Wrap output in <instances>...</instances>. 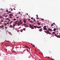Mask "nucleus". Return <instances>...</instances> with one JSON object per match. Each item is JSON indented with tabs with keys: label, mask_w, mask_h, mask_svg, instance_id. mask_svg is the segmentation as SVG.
Segmentation results:
<instances>
[{
	"label": "nucleus",
	"mask_w": 60,
	"mask_h": 60,
	"mask_svg": "<svg viewBox=\"0 0 60 60\" xmlns=\"http://www.w3.org/2000/svg\"><path fill=\"white\" fill-rule=\"evenodd\" d=\"M22 22H18V23H17L18 26H20V24H22Z\"/></svg>",
	"instance_id": "f257e3e1"
},
{
	"label": "nucleus",
	"mask_w": 60,
	"mask_h": 60,
	"mask_svg": "<svg viewBox=\"0 0 60 60\" xmlns=\"http://www.w3.org/2000/svg\"><path fill=\"white\" fill-rule=\"evenodd\" d=\"M4 26L3 25H2L1 26H0V28H1L3 30L4 29V27H3Z\"/></svg>",
	"instance_id": "f03ea898"
},
{
	"label": "nucleus",
	"mask_w": 60,
	"mask_h": 60,
	"mask_svg": "<svg viewBox=\"0 0 60 60\" xmlns=\"http://www.w3.org/2000/svg\"><path fill=\"white\" fill-rule=\"evenodd\" d=\"M8 16V15H6V14H4L3 15V16H4V17H5L6 18H7V17Z\"/></svg>",
	"instance_id": "7ed1b4c3"
},
{
	"label": "nucleus",
	"mask_w": 60,
	"mask_h": 60,
	"mask_svg": "<svg viewBox=\"0 0 60 60\" xmlns=\"http://www.w3.org/2000/svg\"><path fill=\"white\" fill-rule=\"evenodd\" d=\"M54 36L57 37V38H60V36L59 35L57 36V35L56 34L54 35Z\"/></svg>",
	"instance_id": "20e7f679"
},
{
	"label": "nucleus",
	"mask_w": 60,
	"mask_h": 60,
	"mask_svg": "<svg viewBox=\"0 0 60 60\" xmlns=\"http://www.w3.org/2000/svg\"><path fill=\"white\" fill-rule=\"evenodd\" d=\"M24 47H25L26 48H28L29 49H30V48H29L26 45H24Z\"/></svg>",
	"instance_id": "39448f33"
},
{
	"label": "nucleus",
	"mask_w": 60,
	"mask_h": 60,
	"mask_svg": "<svg viewBox=\"0 0 60 60\" xmlns=\"http://www.w3.org/2000/svg\"><path fill=\"white\" fill-rule=\"evenodd\" d=\"M34 28V25H32L31 29H33Z\"/></svg>",
	"instance_id": "423d86ee"
},
{
	"label": "nucleus",
	"mask_w": 60,
	"mask_h": 60,
	"mask_svg": "<svg viewBox=\"0 0 60 60\" xmlns=\"http://www.w3.org/2000/svg\"><path fill=\"white\" fill-rule=\"evenodd\" d=\"M23 22H24V23H26V20L25 19L23 20Z\"/></svg>",
	"instance_id": "0eeeda50"
},
{
	"label": "nucleus",
	"mask_w": 60,
	"mask_h": 60,
	"mask_svg": "<svg viewBox=\"0 0 60 60\" xmlns=\"http://www.w3.org/2000/svg\"><path fill=\"white\" fill-rule=\"evenodd\" d=\"M37 24L38 25H40V23L38 21H37Z\"/></svg>",
	"instance_id": "6e6552de"
},
{
	"label": "nucleus",
	"mask_w": 60,
	"mask_h": 60,
	"mask_svg": "<svg viewBox=\"0 0 60 60\" xmlns=\"http://www.w3.org/2000/svg\"><path fill=\"white\" fill-rule=\"evenodd\" d=\"M12 14H10L9 15V16H12Z\"/></svg>",
	"instance_id": "1a4fd4ad"
},
{
	"label": "nucleus",
	"mask_w": 60,
	"mask_h": 60,
	"mask_svg": "<svg viewBox=\"0 0 60 60\" xmlns=\"http://www.w3.org/2000/svg\"><path fill=\"white\" fill-rule=\"evenodd\" d=\"M13 22L12 21H11L10 22H9V25H11V23Z\"/></svg>",
	"instance_id": "9d476101"
},
{
	"label": "nucleus",
	"mask_w": 60,
	"mask_h": 60,
	"mask_svg": "<svg viewBox=\"0 0 60 60\" xmlns=\"http://www.w3.org/2000/svg\"><path fill=\"white\" fill-rule=\"evenodd\" d=\"M4 22V20H1V24H2V23H3Z\"/></svg>",
	"instance_id": "9b49d317"
},
{
	"label": "nucleus",
	"mask_w": 60,
	"mask_h": 60,
	"mask_svg": "<svg viewBox=\"0 0 60 60\" xmlns=\"http://www.w3.org/2000/svg\"><path fill=\"white\" fill-rule=\"evenodd\" d=\"M43 28H44V29H43L45 30H47V29L46 28H45V27H43Z\"/></svg>",
	"instance_id": "f8f14e48"
},
{
	"label": "nucleus",
	"mask_w": 60,
	"mask_h": 60,
	"mask_svg": "<svg viewBox=\"0 0 60 60\" xmlns=\"http://www.w3.org/2000/svg\"><path fill=\"white\" fill-rule=\"evenodd\" d=\"M32 25L31 24H30V28H32Z\"/></svg>",
	"instance_id": "ddd939ff"
},
{
	"label": "nucleus",
	"mask_w": 60,
	"mask_h": 60,
	"mask_svg": "<svg viewBox=\"0 0 60 60\" xmlns=\"http://www.w3.org/2000/svg\"><path fill=\"white\" fill-rule=\"evenodd\" d=\"M17 23H18L17 21H16L15 23V25L17 24Z\"/></svg>",
	"instance_id": "4468645a"
},
{
	"label": "nucleus",
	"mask_w": 60,
	"mask_h": 60,
	"mask_svg": "<svg viewBox=\"0 0 60 60\" xmlns=\"http://www.w3.org/2000/svg\"><path fill=\"white\" fill-rule=\"evenodd\" d=\"M3 10V9H0V11H1V12H0L1 13V12H2Z\"/></svg>",
	"instance_id": "2eb2a0df"
},
{
	"label": "nucleus",
	"mask_w": 60,
	"mask_h": 60,
	"mask_svg": "<svg viewBox=\"0 0 60 60\" xmlns=\"http://www.w3.org/2000/svg\"><path fill=\"white\" fill-rule=\"evenodd\" d=\"M9 27H11V28H12V25H10L9 26Z\"/></svg>",
	"instance_id": "dca6fc26"
},
{
	"label": "nucleus",
	"mask_w": 60,
	"mask_h": 60,
	"mask_svg": "<svg viewBox=\"0 0 60 60\" xmlns=\"http://www.w3.org/2000/svg\"><path fill=\"white\" fill-rule=\"evenodd\" d=\"M56 30V29H55V28H54V29H53V30L54 31H55Z\"/></svg>",
	"instance_id": "f3484780"
},
{
	"label": "nucleus",
	"mask_w": 60,
	"mask_h": 60,
	"mask_svg": "<svg viewBox=\"0 0 60 60\" xmlns=\"http://www.w3.org/2000/svg\"><path fill=\"white\" fill-rule=\"evenodd\" d=\"M49 53H52V52L51 51H49Z\"/></svg>",
	"instance_id": "a211bd4d"
},
{
	"label": "nucleus",
	"mask_w": 60,
	"mask_h": 60,
	"mask_svg": "<svg viewBox=\"0 0 60 60\" xmlns=\"http://www.w3.org/2000/svg\"><path fill=\"white\" fill-rule=\"evenodd\" d=\"M34 28H37V26H34Z\"/></svg>",
	"instance_id": "6ab92c4d"
},
{
	"label": "nucleus",
	"mask_w": 60,
	"mask_h": 60,
	"mask_svg": "<svg viewBox=\"0 0 60 60\" xmlns=\"http://www.w3.org/2000/svg\"><path fill=\"white\" fill-rule=\"evenodd\" d=\"M24 26L25 27H28V26L27 25H25Z\"/></svg>",
	"instance_id": "aec40b11"
},
{
	"label": "nucleus",
	"mask_w": 60,
	"mask_h": 60,
	"mask_svg": "<svg viewBox=\"0 0 60 60\" xmlns=\"http://www.w3.org/2000/svg\"><path fill=\"white\" fill-rule=\"evenodd\" d=\"M4 25L5 26H7V23H5L4 24Z\"/></svg>",
	"instance_id": "412c9836"
},
{
	"label": "nucleus",
	"mask_w": 60,
	"mask_h": 60,
	"mask_svg": "<svg viewBox=\"0 0 60 60\" xmlns=\"http://www.w3.org/2000/svg\"><path fill=\"white\" fill-rule=\"evenodd\" d=\"M52 34H55V33L54 32H53L52 33Z\"/></svg>",
	"instance_id": "4be33fe9"
},
{
	"label": "nucleus",
	"mask_w": 60,
	"mask_h": 60,
	"mask_svg": "<svg viewBox=\"0 0 60 60\" xmlns=\"http://www.w3.org/2000/svg\"><path fill=\"white\" fill-rule=\"evenodd\" d=\"M47 34H51V33L50 32H48Z\"/></svg>",
	"instance_id": "5701e85b"
},
{
	"label": "nucleus",
	"mask_w": 60,
	"mask_h": 60,
	"mask_svg": "<svg viewBox=\"0 0 60 60\" xmlns=\"http://www.w3.org/2000/svg\"><path fill=\"white\" fill-rule=\"evenodd\" d=\"M7 28H8V27H7V26H5V29H6V30H7L6 29H7Z\"/></svg>",
	"instance_id": "b1692460"
},
{
	"label": "nucleus",
	"mask_w": 60,
	"mask_h": 60,
	"mask_svg": "<svg viewBox=\"0 0 60 60\" xmlns=\"http://www.w3.org/2000/svg\"><path fill=\"white\" fill-rule=\"evenodd\" d=\"M9 18H10L11 19V18H12V16H9Z\"/></svg>",
	"instance_id": "393cba45"
},
{
	"label": "nucleus",
	"mask_w": 60,
	"mask_h": 60,
	"mask_svg": "<svg viewBox=\"0 0 60 60\" xmlns=\"http://www.w3.org/2000/svg\"><path fill=\"white\" fill-rule=\"evenodd\" d=\"M19 22H22V21L21 20H20L19 21Z\"/></svg>",
	"instance_id": "a878e982"
},
{
	"label": "nucleus",
	"mask_w": 60,
	"mask_h": 60,
	"mask_svg": "<svg viewBox=\"0 0 60 60\" xmlns=\"http://www.w3.org/2000/svg\"><path fill=\"white\" fill-rule=\"evenodd\" d=\"M6 20H9V19L8 18L6 19Z\"/></svg>",
	"instance_id": "bb28decb"
},
{
	"label": "nucleus",
	"mask_w": 60,
	"mask_h": 60,
	"mask_svg": "<svg viewBox=\"0 0 60 60\" xmlns=\"http://www.w3.org/2000/svg\"><path fill=\"white\" fill-rule=\"evenodd\" d=\"M23 31V30H20V31L21 32H22Z\"/></svg>",
	"instance_id": "cd10ccee"
},
{
	"label": "nucleus",
	"mask_w": 60,
	"mask_h": 60,
	"mask_svg": "<svg viewBox=\"0 0 60 60\" xmlns=\"http://www.w3.org/2000/svg\"><path fill=\"white\" fill-rule=\"evenodd\" d=\"M9 22H7V24H9Z\"/></svg>",
	"instance_id": "c85d7f7f"
},
{
	"label": "nucleus",
	"mask_w": 60,
	"mask_h": 60,
	"mask_svg": "<svg viewBox=\"0 0 60 60\" xmlns=\"http://www.w3.org/2000/svg\"><path fill=\"white\" fill-rule=\"evenodd\" d=\"M42 29H40V31H42Z\"/></svg>",
	"instance_id": "c756f323"
},
{
	"label": "nucleus",
	"mask_w": 60,
	"mask_h": 60,
	"mask_svg": "<svg viewBox=\"0 0 60 60\" xmlns=\"http://www.w3.org/2000/svg\"><path fill=\"white\" fill-rule=\"evenodd\" d=\"M6 45H7V47L8 46H9V45H8V44H6Z\"/></svg>",
	"instance_id": "7c9ffc66"
},
{
	"label": "nucleus",
	"mask_w": 60,
	"mask_h": 60,
	"mask_svg": "<svg viewBox=\"0 0 60 60\" xmlns=\"http://www.w3.org/2000/svg\"><path fill=\"white\" fill-rule=\"evenodd\" d=\"M0 18H3V17L2 16H0Z\"/></svg>",
	"instance_id": "2f4dec72"
},
{
	"label": "nucleus",
	"mask_w": 60,
	"mask_h": 60,
	"mask_svg": "<svg viewBox=\"0 0 60 60\" xmlns=\"http://www.w3.org/2000/svg\"><path fill=\"white\" fill-rule=\"evenodd\" d=\"M13 20H14V21H15V20H16V19L15 18H14V19H13Z\"/></svg>",
	"instance_id": "473e14b6"
},
{
	"label": "nucleus",
	"mask_w": 60,
	"mask_h": 60,
	"mask_svg": "<svg viewBox=\"0 0 60 60\" xmlns=\"http://www.w3.org/2000/svg\"><path fill=\"white\" fill-rule=\"evenodd\" d=\"M15 24H13V26H15Z\"/></svg>",
	"instance_id": "72a5a7b5"
},
{
	"label": "nucleus",
	"mask_w": 60,
	"mask_h": 60,
	"mask_svg": "<svg viewBox=\"0 0 60 60\" xmlns=\"http://www.w3.org/2000/svg\"><path fill=\"white\" fill-rule=\"evenodd\" d=\"M23 29L24 31L26 30V29H25V28H24Z\"/></svg>",
	"instance_id": "f704fd0d"
},
{
	"label": "nucleus",
	"mask_w": 60,
	"mask_h": 60,
	"mask_svg": "<svg viewBox=\"0 0 60 60\" xmlns=\"http://www.w3.org/2000/svg\"><path fill=\"white\" fill-rule=\"evenodd\" d=\"M35 45H32V46H33V47H35Z\"/></svg>",
	"instance_id": "c9c22d12"
},
{
	"label": "nucleus",
	"mask_w": 60,
	"mask_h": 60,
	"mask_svg": "<svg viewBox=\"0 0 60 60\" xmlns=\"http://www.w3.org/2000/svg\"><path fill=\"white\" fill-rule=\"evenodd\" d=\"M50 28H49L48 29V30L49 31L50 30Z\"/></svg>",
	"instance_id": "e433bc0d"
},
{
	"label": "nucleus",
	"mask_w": 60,
	"mask_h": 60,
	"mask_svg": "<svg viewBox=\"0 0 60 60\" xmlns=\"http://www.w3.org/2000/svg\"><path fill=\"white\" fill-rule=\"evenodd\" d=\"M30 22H31V23H33V22L32 21H30Z\"/></svg>",
	"instance_id": "4c0bfd02"
},
{
	"label": "nucleus",
	"mask_w": 60,
	"mask_h": 60,
	"mask_svg": "<svg viewBox=\"0 0 60 60\" xmlns=\"http://www.w3.org/2000/svg\"><path fill=\"white\" fill-rule=\"evenodd\" d=\"M53 24H52L51 25V26H53Z\"/></svg>",
	"instance_id": "58836bf2"
},
{
	"label": "nucleus",
	"mask_w": 60,
	"mask_h": 60,
	"mask_svg": "<svg viewBox=\"0 0 60 60\" xmlns=\"http://www.w3.org/2000/svg\"><path fill=\"white\" fill-rule=\"evenodd\" d=\"M8 12L9 13H11V12L10 11H9Z\"/></svg>",
	"instance_id": "ea45409f"
},
{
	"label": "nucleus",
	"mask_w": 60,
	"mask_h": 60,
	"mask_svg": "<svg viewBox=\"0 0 60 60\" xmlns=\"http://www.w3.org/2000/svg\"><path fill=\"white\" fill-rule=\"evenodd\" d=\"M12 27L13 28H14L15 27L14 26H12Z\"/></svg>",
	"instance_id": "a19ab883"
},
{
	"label": "nucleus",
	"mask_w": 60,
	"mask_h": 60,
	"mask_svg": "<svg viewBox=\"0 0 60 60\" xmlns=\"http://www.w3.org/2000/svg\"><path fill=\"white\" fill-rule=\"evenodd\" d=\"M21 28V27H19V29H20V28Z\"/></svg>",
	"instance_id": "79ce46f5"
},
{
	"label": "nucleus",
	"mask_w": 60,
	"mask_h": 60,
	"mask_svg": "<svg viewBox=\"0 0 60 60\" xmlns=\"http://www.w3.org/2000/svg\"><path fill=\"white\" fill-rule=\"evenodd\" d=\"M5 46H6V47H7V44H5Z\"/></svg>",
	"instance_id": "37998d69"
},
{
	"label": "nucleus",
	"mask_w": 60,
	"mask_h": 60,
	"mask_svg": "<svg viewBox=\"0 0 60 60\" xmlns=\"http://www.w3.org/2000/svg\"><path fill=\"white\" fill-rule=\"evenodd\" d=\"M36 16L37 17H38V15H36Z\"/></svg>",
	"instance_id": "c03bdc74"
},
{
	"label": "nucleus",
	"mask_w": 60,
	"mask_h": 60,
	"mask_svg": "<svg viewBox=\"0 0 60 60\" xmlns=\"http://www.w3.org/2000/svg\"><path fill=\"white\" fill-rule=\"evenodd\" d=\"M44 27H45V28H46V27H47L46 26H44Z\"/></svg>",
	"instance_id": "a18cd8bd"
},
{
	"label": "nucleus",
	"mask_w": 60,
	"mask_h": 60,
	"mask_svg": "<svg viewBox=\"0 0 60 60\" xmlns=\"http://www.w3.org/2000/svg\"><path fill=\"white\" fill-rule=\"evenodd\" d=\"M6 11L7 12H8V10H7Z\"/></svg>",
	"instance_id": "49530a36"
},
{
	"label": "nucleus",
	"mask_w": 60,
	"mask_h": 60,
	"mask_svg": "<svg viewBox=\"0 0 60 60\" xmlns=\"http://www.w3.org/2000/svg\"><path fill=\"white\" fill-rule=\"evenodd\" d=\"M46 30V31H47V32H49V31H48V30H47H47Z\"/></svg>",
	"instance_id": "de8ad7c7"
},
{
	"label": "nucleus",
	"mask_w": 60,
	"mask_h": 60,
	"mask_svg": "<svg viewBox=\"0 0 60 60\" xmlns=\"http://www.w3.org/2000/svg\"><path fill=\"white\" fill-rule=\"evenodd\" d=\"M19 18V16H18V17H16V18H17V19Z\"/></svg>",
	"instance_id": "09e8293b"
},
{
	"label": "nucleus",
	"mask_w": 60,
	"mask_h": 60,
	"mask_svg": "<svg viewBox=\"0 0 60 60\" xmlns=\"http://www.w3.org/2000/svg\"><path fill=\"white\" fill-rule=\"evenodd\" d=\"M50 31H52V29H50Z\"/></svg>",
	"instance_id": "8fccbe9b"
},
{
	"label": "nucleus",
	"mask_w": 60,
	"mask_h": 60,
	"mask_svg": "<svg viewBox=\"0 0 60 60\" xmlns=\"http://www.w3.org/2000/svg\"><path fill=\"white\" fill-rule=\"evenodd\" d=\"M33 19V18H31V19Z\"/></svg>",
	"instance_id": "3c124183"
},
{
	"label": "nucleus",
	"mask_w": 60,
	"mask_h": 60,
	"mask_svg": "<svg viewBox=\"0 0 60 60\" xmlns=\"http://www.w3.org/2000/svg\"><path fill=\"white\" fill-rule=\"evenodd\" d=\"M45 33H48V31H45Z\"/></svg>",
	"instance_id": "603ef678"
},
{
	"label": "nucleus",
	"mask_w": 60,
	"mask_h": 60,
	"mask_svg": "<svg viewBox=\"0 0 60 60\" xmlns=\"http://www.w3.org/2000/svg\"><path fill=\"white\" fill-rule=\"evenodd\" d=\"M37 28H40V27H37Z\"/></svg>",
	"instance_id": "864d4df0"
},
{
	"label": "nucleus",
	"mask_w": 60,
	"mask_h": 60,
	"mask_svg": "<svg viewBox=\"0 0 60 60\" xmlns=\"http://www.w3.org/2000/svg\"><path fill=\"white\" fill-rule=\"evenodd\" d=\"M36 19H39V18H36Z\"/></svg>",
	"instance_id": "5fc2aeb1"
},
{
	"label": "nucleus",
	"mask_w": 60,
	"mask_h": 60,
	"mask_svg": "<svg viewBox=\"0 0 60 60\" xmlns=\"http://www.w3.org/2000/svg\"><path fill=\"white\" fill-rule=\"evenodd\" d=\"M23 25H26V24H23Z\"/></svg>",
	"instance_id": "6e6d98bb"
},
{
	"label": "nucleus",
	"mask_w": 60,
	"mask_h": 60,
	"mask_svg": "<svg viewBox=\"0 0 60 60\" xmlns=\"http://www.w3.org/2000/svg\"><path fill=\"white\" fill-rule=\"evenodd\" d=\"M11 11H12L13 10V9H11Z\"/></svg>",
	"instance_id": "4d7b16f0"
},
{
	"label": "nucleus",
	"mask_w": 60,
	"mask_h": 60,
	"mask_svg": "<svg viewBox=\"0 0 60 60\" xmlns=\"http://www.w3.org/2000/svg\"><path fill=\"white\" fill-rule=\"evenodd\" d=\"M41 20H43V21L44 20V19H41Z\"/></svg>",
	"instance_id": "13d9d810"
},
{
	"label": "nucleus",
	"mask_w": 60,
	"mask_h": 60,
	"mask_svg": "<svg viewBox=\"0 0 60 60\" xmlns=\"http://www.w3.org/2000/svg\"><path fill=\"white\" fill-rule=\"evenodd\" d=\"M0 24H1V21L0 22Z\"/></svg>",
	"instance_id": "bf43d9fd"
},
{
	"label": "nucleus",
	"mask_w": 60,
	"mask_h": 60,
	"mask_svg": "<svg viewBox=\"0 0 60 60\" xmlns=\"http://www.w3.org/2000/svg\"><path fill=\"white\" fill-rule=\"evenodd\" d=\"M27 51H28L29 52V51L27 49Z\"/></svg>",
	"instance_id": "052dcab7"
},
{
	"label": "nucleus",
	"mask_w": 60,
	"mask_h": 60,
	"mask_svg": "<svg viewBox=\"0 0 60 60\" xmlns=\"http://www.w3.org/2000/svg\"><path fill=\"white\" fill-rule=\"evenodd\" d=\"M35 51H36V52H37V50H35Z\"/></svg>",
	"instance_id": "680f3d73"
},
{
	"label": "nucleus",
	"mask_w": 60,
	"mask_h": 60,
	"mask_svg": "<svg viewBox=\"0 0 60 60\" xmlns=\"http://www.w3.org/2000/svg\"><path fill=\"white\" fill-rule=\"evenodd\" d=\"M18 32H19V30H18L17 31V32H18Z\"/></svg>",
	"instance_id": "e2e57ef3"
},
{
	"label": "nucleus",
	"mask_w": 60,
	"mask_h": 60,
	"mask_svg": "<svg viewBox=\"0 0 60 60\" xmlns=\"http://www.w3.org/2000/svg\"><path fill=\"white\" fill-rule=\"evenodd\" d=\"M34 21H36V20H35V19H34Z\"/></svg>",
	"instance_id": "0e129e2a"
},
{
	"label": "nucleus",
	"mask_w": 60,
	"mask_h": 60,
	"mask_svg": "<svg viewBox=\"0 0 60 60\" xmlns=\"http://www.w3.org/2000/svg\"><path fill=\"white\" fill-rule=\"evenodd\" d=\"M19 13L20 14V13H21V12H19Z\"/></svg>",
	"instance_id": "69168bd1"
},
{
	"label": "nucleus",
	"mask_w": 60,
	"mask_h": 60,
	"mask_svg": "<svg viewBox=\"0 0 60 60\" xmlns=\"http://www.w3.org/2000/svg\"><path fill=\"white\" fill-rule=\"evenodd\" d=\"M13 9L14 10H15V8H13Z\"/></svg>",
	"instance_id": "338daca9"
},
{
	"label": "nucleus",
	"mask_w": 60,
	"mask_h": 60,
	"mask_svg": "<svg viewBox=\"0 0 60 60\" xmlns=\"http://www.w3.org/2000/svg\"><path fill=\"white\" fill-rule=\"evenodd\" d=\"M51 60H54L53 59H51Z\"/></svg>",
	"instance_id": "774afa93"
}]
</instances>
